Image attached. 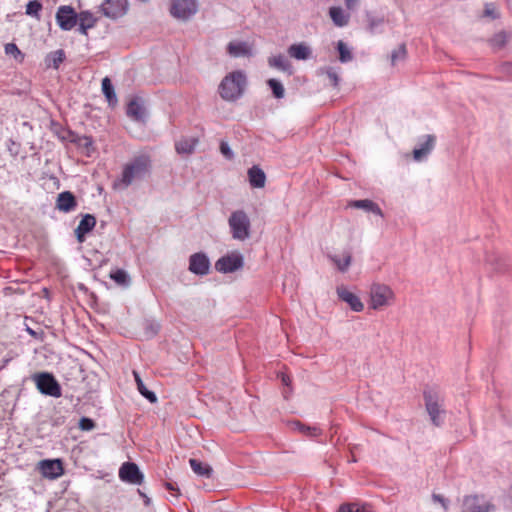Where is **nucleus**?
<instances>
[{"label": "nucleus", "instance_id": "obj_1", "mask_svg": "<svg viewBox=\"0 0 512 512\" xmlns=\"http://www.w3.org/2000/svg\"><path fill=\"white\" fill-rule=\"evenodd\" d=\"M246 76L242 71H234L226 75L220 85L219 94L225 101L234 102L244 93Z\"/></svg>", "mask_w": 512, "mask_h": 512}, {"label": "nucleus", "instance_id": "obj_2", "mask_svg": "<svg viewBox=\"0 0 512 512\" xmlns=\"http://www.w3.org/2000/svg\"><path fill=\"white\" fill-rule=\"evenodd\" d=\"M151 167V160L147 155L136 156L131 162L125 165L122 178L118 182L114 183L116 188L119 184L123 185L124 188L128 187L133 180L143 178Z\"/></svg>", "mask_w": 512, "mask_h": 512}, {"label": "nucleus", "instance_id": "obj_3", "mask_svg": "<svg viewBox=\"0 0 512 512\" xmlns=\"http://www.w3.org/2000/svg\"><path fill=\"white\" fill-rule=\"evenodd\" d=\"M395 299V294L390 286L374 282L369 288L368 306L373 310H382L390 306Z\"/></svg>", "mask_w": 512, "mask_h": 512}, {"label": "nucleus", "instance_id": "obj_4", "mask_svg": "<svg viewBox=\"0 0 512 512\" xmlns=\"http://www.w3.org/2000/svg\"><path fill=\"white\" fill-rule=\"evenodd\" d=\"M228 224L233 239L244 241L250 237L251 223L245 211L236 210L232 212Z\"/></svg>", "mask_w": 512, "mask_h": 512}, {"label": "nucleus", "instance_id": "obj_5", "mask_svg": "<svg viewBox=\"0 0 512 512\" xmlns=\"http://www.w3.org/2000/svg\"><path fill=\"white\" fill-rule=\"evenodd\" d=\"M425 408L430 416V419L436 427L441 426L442 421L440 415L444 414L445 411L442 409L443 399L439 393L435 390H425L423 393Z\"/></svg>", "mask_w": 512, "mask_h": 512}, {"label": "nucleus", "instance_id": "obj_6", "mask_svg": "<svg viewBox=\"0 0 512 512\" xmlns=\"http://www.w3.org/2000/svg\"><path fill=\"white\" fill-rule=\"evenodd\" d=\"M37 389L43 395L59 398L62 395L61 386L49 372H41L33 375Z\"/></svg>", "mask_w": 512, "mask_h": 512}, {"label": "nucleus", "instance_id": "obj_7", "mask_svg": "<svg viewBox=\"0 0 512 512\" xmlns=\"http://www.w3.org/2000/svg\"><path fill=\"white\" fill-rule=\"evenodd\" d=\"M243 256L238 253H232L219 258L215 263V269L221 273H232L243 267Z\"/></svg>", "mask_w": 512, "mask_h": 512}, {"label": "nucleus", "instance_id": "obj_8", "mask_svg": "<svg viewBox=\"0 0 512 512\" xmlns=\"http://www.w3.org/2000/svg\"><path fill=\"white\" fill-rule=\"evenodd\" d=\"M170 12L175 18L186 20L197 12L196 0H173Z\"/></svg>", "mask_w": 512, "mask_h": 512}, {"label": "nucleus", "instance_id": "obj_9", "mask_svg": "<svg viewBox=\"0 0 512 512\" xmlns=\"http://www.w3.org/2000/svg\"><path fill=\"white\" fill-rule=\"evenodd\" d=\"M56 22L62 30H71L78 22V15L71 6L62 5L56 12Z\"/></svg>", "mask_w": 512, "mask_h": 512}, {"label": "nucleus", "instance_id": "obj_10", "mask_svg": "<svg viewBox=\"0 0 512 512\" xmlns=\"http://www.w3.org/2000/svg\"><path fill=\"white\" fill-rule=\"evenodd\" d=\"M119 478L130 484L140 485L143 482L144 475L134 462H125L119 469Z\"/></svg>", "mask_w": 512, "mask_h": 512}, {"label": "nucleus", "instance_id": "obj_11", "mask_svg": "<svg viewBox=\"0 0 512 512\" xmlns=\"http://www.w3.org/2000/svg\"><path fill=\"white\" fill-rule=\"evenodd\" d=\"M495 506L490 502H485L477 495L465 496L463 499L461 512H493Z\"/></svg>", "mask_w": 512, "mask_h": 512}, {"label": "nucleus", "instance_id": "obj_12", "mask_svg": "<svg viewBox=\"0 0 512 512\" xmlns=\"http://www.w3.org/2000/svg\"><path fill=\"white\" fill-rule=\"evenodd\" d=\"M41 474L48 479H57L64 474L63 462L61 459H45L39 462Z\"/></svg>", "mask_w": 512, "mask_h": 512}, {"label": "nucleus", "instance_id": "obj_13", "mask_svg": "<svg viewBox=\"0 0 512 512\" xmlns=\"http://www.w3.org/2000/svg\"><path fill=\"white\" fill-rule=\"evenodd\" d=\"M210 260L203 252H197L189 258V271L195 275L204 276L210 271Z\"/></svg>", "mask_w": 512, "mask_h": 512}, {"label": "nucleus", "instance_id": "obj_14", "mask_svg": "<svg viewBox=\"0 0 512 512\" xmlns=\"http://www.w3.org/2000/svg\"><path fill=\"white\" fill-rule=\"evenodd\" d=\"M62 139L68 140L69 142L75 144L78 148L83 149V152L87 156H90L91 153L95 150L93 146V139L90 136H81L71 130H67L65 135L62 136Z\"/></svg>", "mask_w": 512, "mask_h": 512}, {"label": "nucleus", "instance_id": "obj_15", "mask_svg": "<svg viewBox=\"0 0 512 512\" xmlns=\"http://www.w3.org/2000/svg\"><path fill=\"white\" fill-rule=\"evenodd\" d=\"M101 11L111 19L122 17L127 11V0H105L101 5Z\"/></svg>", "mask_w": 512, "mask_h": 512}, {"label": "nucleus", "instance_id": "obj_16", "mask_svg": "<svg viewBox=\"0 0 512 512\" xmlns=\"http://www.w3.org/2000/svg\"><path fill=\"white\" fill-rule=\"evenodd\" d=\"M126 114L132 120L144 123L147 115L143 99L140 97L132 98L127 104Z\"/></svg>", "mask_w": 512, "mask_h": 512}, {"label": "nucleus", "instance_id": "obj_17", "mask_svg": "<svg viewBox=\"0 0 512 512\" xmlns=\"http://www.w3.org/2000/svg\"><path fill=\"white\" fill-rule=\"evenodd\" d=\"M96 225V218L92 214H85L77 228L75 229V236L79 243L85 241L86 234L91 232Z\"/></svg>", "mask_w": 512, "mask_h": 512}, {"label": "nucleus", "instance_id": "obj_18", "mask_svg": "<svg viewBox=\"0 0 512 512\" xmlns=\"http://www.w3.org/2000/svg\"><path fill=\"white\" fill-rule=\"evenodd\" d=\"M337 294L339 299L346 302L353 311L361 312L364 309V305L360 298L354 293L350 292L346 287H338Z\"/></svg>", "mask_w": 512, "mask_h": 512}, {"label": "nucleus", "instance_id": "obj_19", "mask_svg": "<svg viewBox=\"0 0 512 512\" xmlns=\"http://www.w3.org/2000/svg\"><path fill=\"white\" fill-rule=\"evenodd\" d=\"M77 207V199L70 191H63L58 194L56 208L64 213L73 211Z\"/></svg>", "mask_w": 512, "mask_h": 512}, {"label": "nucleus", "instance_id": "obj_20", "mask_svg": "<svg viewBox=\"0 0 512 512\" xmlns=\"http://www.w3.org/2000/svg\"><path fill=\"white\" fill-rule=\"evenodd\" d=\"M436 137L434 135L424 136V141L420 144L419 148L413 150V157L416 161L424 159L434 148Z\"/></svg>", "mask_w": 512, "mask_h": 512}, {"label": "nucleus", "instance_id": "obj_21", "mask_svg": "<svg viewBox=\"0 0 512 512\" xmlns=\"http://www.w3.org/2000/svg\"><path fill=\"white\" fill-rule=\"evenodd\" d=\"M512 38V32L501 30L495 33L489 40L488 43L494 51L503 49L509 40Z\"/></svg>", "mask_w": 512, "mask_h": 512}, {"label": "nucleus", "instance_id": "obj_22", "mask_svg": "<svg viewBox=\"0 0 512 512\" xmlns=\"http://www.w3.org/2000/svg\"><path fill=\"white\" fill-rule=\"evenodd\" d=\"M199 140L196 137H182L175 143V149L178 154L190 155L194 152Z\"/></svg>", "mask_w": 512, "mask_h": 512}, {"label": "nucleus", "instance_id": "obj_23", "mask_svg": "<svg viewBox=\"0 0 512 512\" xmlns=\"http://www.w3.org/2000/svg\"><path fill=\"white\" fill-rule=\"evenodd\" d=\"M290 57L296 60H307L310 58L312 51L311 48L305 43L292 44L288 48Z\"/></svg>", "mask_w": 512, "mask_h": 512}, {"label": "nucleus", "instance_id": "obj_24", "mask_svg": "<svg viewBox=\"0 0 512 512\" xmlns=\"http://www.w3.org/2000/svg\"><path fill=\"white\" fill-rule=\"evenodd\" d=\"M248 178L251 187L263 188L266 182V175L264 171L257 165L252 166L248 170Z\"/></svg>", "mask_w": 512, "mask_h": 512}, {"label": "nucleus", "instance_id": "obj_25", "mask_svg": "<svg viewBox=\"0 0 512 512\" xmlns=\"http://www.w3.org/2000/svg\"><path fill=\"white\" fill-rule=\"evenodd\" d=\"M329 15L333 23L338 27L346 26L349 23L350 15L346 14L341 7H331L329 9Z\"/></svg>", "mask_w": 512, "mask_h": 512}, {"label": "nucleus", "instance_id": "obj_26", "mask_svg": "<svg viewBox=\"0 0 512 512\" xmlns=\"http://www.w3.org/2000/svg\"><path fill=\"white\" fill-rule=\"evenodd\" d=\"M349 206L358 208V209H364L367 212H372L381 217L383 216V213H382V210L380 209V207L375 202H373L372 200H369V199L352 201V202H350Z\"/></svg>", "mask_w": 512, "mask_h": 512}, {"label": "nucleus", "instance_id": "obj_27", "mask_svg": "<svg viewBox=\"0 0 512 512\" xmlns=\"http://www.w3.org/2000/svg\"><path fill=\"white\" fill-rule=\"evenodd\" d=\"M227 52L232 57L249 56L250 48L245 42H230L227 46Z\"/></svg>", "mask_w": 512, "mask_h": 512}, {"label": "nucleus", "instance_id": "obj_28", "mask_svg": "<svg viewBox=\"0 0 512 512\" xmlns=\"http://www.w3.org/2000/svg\"><path fill=\"white\" fill-rule=\"evenodd\" d=\"M189 464L195 474L206 478H210L212 476L213 469L210 465L204 464L201 461L194 458H191L189 460Z\"/></svg>", "mask_w": 512, "mask_h": 512}, {"label": "nucleus", "instance_id": "obj_29", "mask_svg": "<svg viewBox=\"0 0 512 512\" xmlns=\"http://www.w3.org/2000/svg\"><path fill=\"white\" fill-rule=\"evenodd\" d=\"M268 63L271 67L288 72L289 75L292 74V65L282 54L270 57Z\"/></svg>", "mask_w": 512, "mask_h": 512}, {"label": "nucleus", "instance_id": "obj_30", "mask_svg": "<svg viewBox=\"0 0 512 512\" xmlns=\"http://www.w3.org/2000/svg\"><path fill=\"white\" fill-rule=\"evenodd\" d=\"M133 376H134L135 382L137 384V389H138L139 393L143 397H145L150 403H156L157 402L156 394L153 391H150L146 388L139 373L136 370H133Z\"/></svg>", "mask_w": 512, "mask_h": 512}, {"label": "nucleus", "instance_id": "obj_31", "mask_svg": "<svg viewBox=\"0 0 512 512\" xmlns=\"http://www.w3.org/2000/svg\"><path fill=\"white\" fill-rule=\"evenodd\" d=\"M328 258L337 266L340 272L344 273L349 269L352 261V254L350 251H345L343 253V260H341L337 255H328Z\"/></svg>", "mask_w": 512, "mask_h": 512}, {"label": "nucleus", "instance_id": "obj_32", "mask_svg": "<svg viewBox=\"0 0 512 512\" xmlns=\"http://www.w3.org/2000/svg\"><path fill=\"white\" fill-rule=\"evenodd\" d=\"M102 92L105 95L108 103L111 106H115L117 103V97H116V93L114 90V86L108 77H105L102 80Z\"/></svg>", "mask_w": 512, "mask_h": 512}, {"label": "nucleus", "instance_id": "obj_33", "mask_svg": "<svg viewBox=\"0 0 512 512\" xmlns=\"http://www.w3.org/2000/svg\"><path fill=\"white\" fill-rule=\"evenodd\" d=\"M65 60V53L62 49L56 50L50 53L46 61H48V66H52L55 69H58L60 64Z\"/></svg>", "mask_w": 512, "mask_h": 512}, {"label": "nucleus", "instance_id": "obj_34", "mask_svg": "<svg viewBox=\"0 0 512 512\" xmlns=\"http://www.w3.org/2000/svg\"><path fill=\"white\" fill-rule=\"evenodd\" d=\"M293 426L295 429L299 430L301 433L310 436L317 437L321 434V430L315 426H307L299 421L293 422Z\"/></svg>", "mask_w": 512, "mask_h": 512}, {"label": "nucleus", "instance_id": "obj_35", "mask_svg": "<svg viewBox=\"0 0 512 512\" xmlns=\"http://www.w3.org/2000/svg\"><path fill=\"white\" fill-rule=\"evenodd\" d=\"M110 277L120 286L127 287L130 284V277L123 269H117L111 272Z\"/></svg>", "mask_w": 512, "mask_h": 512}, {"label": "nucleus", "instance_id": "obj_36", "mask_svg": "<svg viewBox=\"0 0 512 512\" xmlns=\"http://www.w3.org/2000/svg\"><path fill=\"white\" fill-rule=\"evenodd\" d=\"M143 334L146 339H150L158 334L160 325L152 320H145L143 322Z\"/></svg>", "mask_w": 512, "mask_h": 512}, {"label": "nucleus", "instance_id": "obj_37", "mask_svg": "<svg viewBox=\"0 0 512 512\" xmlns=\"http://www.w3.org/2000/svg\"><path fill=\"white\" fill-rule=\"evenodd\" d=\"M267 85L270 87L272 94L275 98L281 99L285 95V89L282 83L274 78L267 80Z\"/></svg>", "mask_w": 512, "mask_h": 512}, {"label": "nucleus", "instance_id": "obj_38", "mask_svg": "<svg viewBox=\"0 0 512 512\" xmlns=\"http://www.w3.org/2000/svg\"><path fill=\"white\" fill-rule=\"evenodd\" d=\"M42 10V3L38 0L29 1L26 5V14L40 20V11Z\"/></svg>", "mask_w": 512, "mask_h": 512}, {"label": "nucleus", "instance_id": "obj_39", "mask_svg": "<svg viewBox=\"0 0 512 512\" xmlns=\"http://www.w3.org/2000/svg\"><path fill=\"white\" fill-rule=\"evenodd\" d=\"M337 50L339 52V60L342 63H346L352 60L353 56L350 50L348 49L347 45L342 41H338L337 43Z\"/></svg>", "mask_w": 512, "mask_h": 512}, {"label": "nucleus", "instance_id": "obj_40", "mask_svg": "<svg viewBox=\"0 0 512 512\" xmlns=\"http://www.w3.org/2000/svg\"><path fill=\"white\" fill-rule=\"evenodd\" d=\"M407 50L406 45L402 43L398 49L391 53V64L394 66L398 61H403L406 58Z\"/></svg>", "mask_w": 512, "mask_h": 512}, {"label": "nucleus", "instance_id": "obj_41", "mask_svg": "<svg viewBox=\"0 0 512 512\" xmlns=\"http://www.w3.org/2000/svg\"><path fill=\"white\" fill-rule=\"evenodd\" d=\"M96 21H97V19L89 11H83L78 15L79 24H84V25L89 24V27H94L96 24Z\"/></svg>", "mask_w": 512, "mask_h": 512}, {"label": "nucleus", "instance_id": "obj_42", "mask_svg": "<svg viewBox=\"0 0 512 512\" xmlns=\"http://www.w3.org/2000/svg\"><path fill=\"white\" fill-rule=\"evenodd\" d=\"M367 21H368V29L370 32H374L375 29L384 23V17H374L371 13H366Z\"/></svg>", "mask_w": 512, "mask_h": 512}, {"label": "nucleus", "instance_id": "obj_43", "mask_svg": "<svg viewBox=\"0 0 512 512\" xmlns=\"http://www.w3.org/2000/svg\"><path fill=\"white\" fill-rule=\"evenodd\" d=\"M5 53L7 55H13L16 60L22 61L24 59V54L19 50L16 44L8 43L5 45Z\"/></svg>", "mask_w": 512, "mask_h": 512}, {"label": "nucleus", "instance_id": "obj_44", "mask_svg": "<svg viewBox=\"0 0 512 512\" xmlns=\"http://www.w3.org/2000/svg\"><path fill=\"white\" fill-rule=\"evenodd\" d=\"M483 16L491 17L492 19H498L500 14L496 11L495 5L493 3H487L485 4Z\"/></svg>", "mask_w": 512, "mask_h": 512}, {"label": "nucleus", "instance_id": "obj_45", "mask_svg": "<svg viewBox=\"0 0 512 512\" xmlns=\"http://www.w3.org/2000/svg\"><path fill=\"white\" fill-rule=\"evenodd\" d=\"M322 71L326 73V75L329 78V80L331 81L333 87L337 88L339 85V80H340L337 72L332 67L325 68Z\"/></svg>", "mask_w": 512, "mask_h": 512}, {"label": "nucleus", "instance_id": "obj_46", "mask_svg": "<svg viewBox=\"0 0 512 512\" xmlns=\"http://www.w3.org/2000/svg\"><path fill=\"white\" fill-rule=\"evenodd\" d=\"M95 422L93 419L88 417H82L79 421V428L83 431H90L94 429Z\"/></svg>", "mask_w": 512, "mask_h": 512}, {"label": "nucleus", "instance_id": "obj_47", "mask_svg": "<svg viewBox=\"0 0 512 512\" xmlns=\"http://www.w3.org/2000/svg\"><path fill=\"white\" fill-rule=\"evenodd\" d=\"M220 152L228 160H232L234 158L233 151L231 150L228 143L225 141L220 142Z\"/></svg>", "mask_w": 512, "mask_h": 512}, {"label": "nucleus", "instance_id": "obj_48", "mask_svg": "<svg viewBox=\"0 0 512 512\" xmlns=\"http://www.w3.org/2000/svg\"><path fill=\"white\" fill-rule=\"evenodd\" d=\"M363 509H361L358 504L355 503H347L340 505L338 512H362Z\"/></svg>", "mask_w": 512, "mask_h": 512}, {"label": "nucleus", "instance_id": "obj_49", "mask_svg": "<svg viewBox=\"0 0 512 512\" xmlns=\"http://www.w3.org/2000/svg\"><path fill=\"white\" fill-rule=\"evenodd\" d=\"M499 73L512 79V62H503L498 67Z\"/></svg>", "mask_w": 512, "mask_h": 512}, {"label": "nucleus", "instance_id": "obj_50", "mask_svg": "<svg viewBox=\"0 0 512 512\" xmlns=\"http://www.w3.org/2000/svg\"><path fill=\"white\" fill-rule=\"evenodd\" d=\"M432 498L434 501L439 502L443 506L444 509L448 508V500L445 499L442 495L433 494Z\"/></svg>", "mask_w": 512, "mask_h": 512}, {"label": "nucleus", "instance_id": "obj_51", "mask_svg": "<svg viewBox=\"0 0 512 512\" xmlns=\"http://www.w3.org/2000/svg\"><path fill=\"white\" fill-rule=\"evenodd\" d=\"M26 331H27V332H28V334H29L30 336H32L33 338H35V339H42L43 332L38 333V332H36L35 330H33L32 328H30V327H27V328H26Z\"/></svg>", "mask_w": 512, "mask_h": 512}, {"label": "nucleus", "instance_id": "obj_52", "mask_svg": "<svg viewBox=\"0 0 512 512\" xmlns=\"http://www.w3.org/2000/svg\"><path fill=\"white\" fill-rule=\"evenodd\" d=\"M345 6L348 10H354L359 0H344Z\"/></svg>", "mask_w": 512, "mask_h": 512}, {"label": "nucleus", "instance_id": "obj_53", "mask_svg": "<svg viewBox=\"0 0 512 512\" xmlns=\"http://www.w3.org/2000/svg\"><path fill=\"white\" fill-rule=\"evenodd\" d=\"M281 381H282L283 385H285L287 387H291V379L288 375L281 374Z\"/></svg>", "mask_w": 512, "mask_h": 512}, {"label": "nucleus", "instance_id": "obj_54", "mask_svg": "<svg viewBox=\"0 0 512 512\" xmlns=\"http://www.w3.org/2000/svg\"><path fill=\"white\" fill-rule=\"evenodd\" d=\"M91 27H89V24L87 25H84V24H79V31L81 34L83 35H87V31L88 29H90Z\"/></svg>", "mask_w": 512, "mask_h": 512}, {"label": "nucleus", "instance_id": "obj_55", "mask_svg": "<svg viewBox=\"0 0 512 512\" xmlns=\"http://www.w3.org/2000/svg\"><path fill=\"white\" fill-rule=\"evenodd\" d=\"M165 487L166 489L168 490H171V491H177L179 493V490L174 486V484L170 483V482H166L165 483Z\"/></svg>", "mask_w": 512, "mask_h": 512}, {"label": "nucleus", "instance_id": "obj_56", "mask_svg": "<svg viewBox=\"0 0 512 512\" xmlns=\"http://www.w3.org/2000/svg\"><path fill=\"white\" fill-rule=\"evenodd\" d=\"M142 497H144L145 504L148 505L150 503V499L143 493H140Z\"/></svg>", "mask_w": 512, "mask_h": 512}, {"label": "nucleus", "instance_id": "obj_57", "mask_svg": "<svg viewBox=\"0 0 512 512\" xmlns=\"http://www.w3.org/2000/svg\"><path fill=\"white\" fill-rule=\"evenodd\" d=\"M351 460H352L353 462H356V458H355L354 456H353V457H351Z\"/></svg>", "mask_w": 512, "mask_h": 512}]
</instances>
